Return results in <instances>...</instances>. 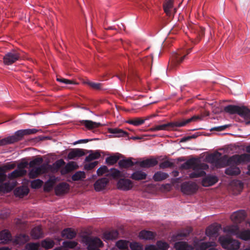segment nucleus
Listing matches in <instances>:
<instances>
[{"instance_id":"f257e3e1","label":"nucleus","mask_w":250,"mask_h":250,"mask_svg":"<svg viewBox=\"0 0 250 250\" xmlns=\"http://www.w3.org/2000/svg\"><path fill=\"white\" fill-rule=\"evenodd\" d=\"M198 118V116H194L182 121L171 122L165 124L157 125L150 128L149 130L150 131H156L158 130H175L177 127L184 126L191 122L196 121Z\"/></svg>"},{"instance_id":"f03ea898","label":"nucleus","mask_w":250,"mask_h":250,"mask_svg":"<svg viewBox=\"0 0 250 250\" xmlns=\"http://www.w3.org/2000/svg\"><path fill=\"white\" fill-rule=\"evenodd\" d=\"M218 241L224 249L229 250H237L240 246L239 241L232 239L227 235L220 236Z\"/></svg>"},{"instance_id":"7ed1b4c3","label":"nucleus","mask_w":250,"mask_h":250,"mask_svg":"<svg viewBox=\"0 0 250 250\" xmlns=\"http://www.w3.org/2000/svg\"><path fill=\"white\" fill-rule=\"evenodd\" d=\"M249 162H250V154L246 153L241 155L235 154L228 159L227 165H237L241 163Z\"/></svg>"},{"instance_id":"20e7f679","label":"nucleus","mask_w":250,"mask_h":250,"mask_svg":"<svg viewBox=\"0 0 250 250\" xmlns=\"http://www.w3.org/2000/svg\"><path fill=\"white\" fill-rule=\"evenodd\" d=\"M20 57V53L18 51L12 50L6 53L3 56V63L5 65H11L19 60Z\"/></svg>"},{"instance_id":"39448f33","label":"nucleus","mask_w":250,"mask_h":250,"mask_svg":"<svg viewBox=\"0 0 250 250\" xmlns=\"http://www.w3.org/2000/svg\"><path fill=\"white\" fill-rule=\"evenodd\" d=\"M86 245L88 250H101L100 248L103 246L102 240L98 237L87 238L86 240Z\"/></svg>"},{"instance_id":"423d86ee","label":"nucleus","mask_w":250,"mask_h":250,"mask_svg":"<svg viewBox=\"0 0 250 250\" xmlns=\"http://www.w3.org/2000/svg\"><path fill=\"white\" fill-rule=\"evenodd\" d=\"M197 189L196 184L191 181L183 183L181 186V191L185 194H191L196 192Z\"/></svg>"},{"instance_id":"0eeeda50","label":"nucleus","mask_w":250,"mask_h":250,"mask_svg":"<svg viewBox=\"0 0 250 250\" xmlns=\"http://www.w3.org/2000/svg\"><path fill=\"white\" fill-rule=\"evenodd\" d=\"M190 51V49L188 50H179L172 55L171 60L175 63H179L184 60L186 56L189 53Z\"/></svg>"},{"instance_id":"6e6552de","label":"nucleus","mask_w":250,"mask_h":250,"mask_svg":"<svg viewBox=\"0 0 250 250\" xmlns=\"http://www.w3.org/2000/svg\"><path fill=\"white\" fill-rule=\"evenodd\" d=\"M205 167H208L207 165L199 164L197 166H195L192 169L194 171L190 173L189 175V178H198L205 176L206 172L203 170Z\"/></svg>"},{"instance_id":"1a4fd4ad","label":"nucleus","mask_w":250,"mask_h":250,"mask_svg":"<svg viewBox=\"0 0 250 250\" xmlns=\"http://www.w3.org/2000/svg\"><path fill=\"white\" fill-rule=\"evenodd\" d=\"M117 188L120 190L127 191L133 187V183L128 179H120L117 184Z\"/></svg>"},{"instance_id":"9d476101","label":"nucleus","mask_w":250,"mask_h":250,"mask_svg":"<svg viewBox=\"0 0 250 250\" xmlns=\"http://www.w3.org/2000/svg\"><path fill=\"white\" fill-rule=\"evenodd\" d=\"M246 217V212L244 210H239L234 212L231 215V220L235 223H239L243 221Z\"/></svg>"},{"instance_id":"9b49d317","label":"nucleus","mask_w":250,"mask_h":250,"mask_svg":"<svg viewBox=\"0 0 250 250\" xmlns=\"http://www.w3.org/2000/svg\"><path fill=\"white\" fill-rule=\"evenodd\" d=\"M136 164L139 165V166L141 167L148 168L153 167L157 165L158 164V161L156 159L151 158L150 159H146L141 161L136 162Z\"/></svg>"},{"instance_id":"f8f14e48","label":"nucleus","mask_w":250,"mask_h":250,"mask_svg":"<svg viewBox=\"0 0 250 250\" xmlns=\"http://www.w3.org/2000/svg\"><path fill=\"white\" fill-rule=\"evenodd\" d=\"M46 170L44 165H41L35 168L30 169L28 173V176L30 179H34L38 177L39 174L44 173Z\"/></svg>"},{"instance_id":"ddd939ff","label":"nucleus","mask_w":250,"mask_h":250,"mask_svg":"<svg viewBox=\"0 0 250 250\" xmlns=\"http://www.w3.org/2000/svg\"><path fill=\"white\" fill-rule=\"evenodd\" d=\"M216 246V243L213 241H207L199 242L195 245L196 250H208L211 247Z\"/></svg>"},{"instance_id":"4468645a","label":"nucleus","mask_w":250,"mask_h":250,"mask_svg":"<svg viewBox=\"0 0 250 250\" xmlns=\"http://www.w3.org/2000/svg\"><path fill=\"white\" fill-rule=\"evenodd\" d=\"M108 182V179L105 177L97 180L94 185L95 190L96 191H100L103 190L105 188Z\"/></svg>"},{"instance_id":"2eb2a0df","label":"nucleus","mask_w":250,"mask_h":250,"mask_svg":"<svg viewBox=\"0 0 250 250\" xmlns=\"http://www.w3.org/2000/svg\"><path fill=\"white\" fill-rule=\"evenodd\" d=\"M69 190V185L65 182L58 184L55 188L56 194L58 195L66 193Z\"/></svg>"},{"instance_id":"dca6fc26","label":"nucleus","mask_w":250,"mask_h":250,"mask_svg":"<svg viewBox=\"0 0 250 250\" xmlns=\"http://www.w3.org/2000/svg\"><path fill=\"white\" fill-rule=\"evenodd\" d=\"M218 182V178L214 175H208L202 181V185L204 187H209L212 186Z\"/></svg>"},{"instance_id":"f3484780","label":"nucleus","mask_w":250,"mask_h":250,"mask_svg":"<svg viewBox=\"0 0 250 250\" xmlns=\"http://www.w3.org/2000/svg\"><path fill=\"white\" fill-rule=\"evenodd\" d=\"M29 240V237L25 234H20L15 237L13 240V243L15 245H21Z\"/></svg>"},{"instance_id":"a211bd4d","label":"nucleus","mask_w":250,"mask_h":250,"mask_svg":"<svg viewBox=\"0 0 250 250\" xmlns=\"http://www.w3.org/2000/svg\"><path fill=\"white\" fill-rule=\"evenodd\" d=\"M77 167L76 162L73 161L69 162L61 169V173L62 175L66 174L76 169Z\"/></svg>"},{"instance_id":"6ab92c4d","label":"nucleus","mask_w":250,"mask_h":250,"mask_svg":"<svg viewBox=\"0 0 250 250\" xmlns=\"http://www.w3.org/2000/svg\"><path fill=\"white\" fill-rule=\"evenodd\" d=\"M0 240L3 244H8L12 241V235L7 229L2 230L0 232Z\"/></svg>"},{"instance_id":"aec40b11","label":"nucleus","mask_w":250,"mask_h":250,"mask_svg":"<svg viewBox=\"0 0 250 250\" xmlns=\"http://www.w3.org/2000/svg\"><path fill=\"white\" fill-rule=\"evenodd\" d=\"M156 233L148 230H142L139 234V237L144 240H153L155 239Z\"/></svg>"},{"instance_id":"412c9836","label":"nucleus","mask_w":250,"mask_h":250,"mask_svg":"<svg viewBox=\"0 0 250 250\" xmlns=\"http://www.w3.org/2000/svg\"><path fill=\"white\" fill-rule=\"evenodd\" d=\"M220 226L215 225L209 226L206 230V233L209 237H215L217 235Z\"/></svg>"},{"instance_id":"4be33fe9","label":"nucleus","mask_w":250,"mask_h":250,"mask_svg":"<svg viewBox=\"0 0 250 250\" xmlns=\"http://www.w3.org/2000/svg\"><path fill=\"white\" fill-rule=\"evenodd\" d=\"M176 250H193V247L186 242H176L174 246Z\"/></svg>"},{"instance_id":"5701e85b","label":"nucleus","mask_w":250,"mask_h":250,"mask_svg":"<svg viewBox=\"0 0 250 250\" xmlns=\"http://www.w3.org/2000/svg\"><path fill=\"white\" fill-rule=\"evenodd\" d=\"M224 231L227 233L235 235L237 237V234L239 232V228L237 225H233L226 227L224 229Z\"/></svg>"},{"instance_id":"b1692460","label":"nucleus","mask_w":250,"mask_h":250,"mask_svg":"<svg viewBox=\"0 0 250 250\" xmlns=\"http://www.w3.org/2000/svg\"><path fill=\"white\" fill-rule=\"evenodd\" d=\"M84 155V152L82 149L76 148L70 151L67 155L69 159H74L76 157H80Z\"/></svg>"},{"instance_id":"393cba45","label":"nucleus","mask_w":250,"mask_h":250,"mask_svg":"<svg viewBox=\"0 0 250 250\" xmlns=\"http://www.w3.org/2000/svg\"><path fill=\"white\" fill-rule=\"evenodd\" d=\"M62 235L67 239H72L76 236V232L71 228H66L62 231Z\"/></svg>"},{"instance_id":"a878e982","label":"nucleus","mask_w":250,"mask_h":250,"mask_svg":"<svg viewBox=\"0 0 250 250\" xmlns=\"http://www.w3.org/2000/svg\"><path fill=\"white\" fill-rule=\"evenodd\" d=\"M29 191V189L27 188L21 186L15 189L14 194L17 197H22L24 196L27 195Z\"/></svg>"},{"instance_id":"bb28decb","label":"nucleus","mask_w":250,"mask_h":250,"mask_svg":"<svg viewBox=\"0 0 250 250\" xmlns=\"http://www.w3.org/2000/svg\"><path fill=\"white\" fill-rule=\"evenodd\" d=\"M118 236V232L117 230H111L105 232L103 234L104 241L113 240L116 239Z\"/></svg>"},{"instance_id":"cd10ccee","label":"nucleus","mask_w":250,"mask_h":250,"mask_svg":"<svg viewBox=\"0 0 250 250\" xmlns=\"http://www.w3.org/2000/svg\"><path fill=\"white\" fill-rule=\"evenodd\" d=\"M147 174L146 172L142 170H138L133 172L130 176V178L135 180H145Z\"/></svg>"},{"instance_id":"c85d7f7f","label":"nucleus","mask_w":250,"mask_h":250,"mask_svg":"<svg viewBox=\"0 0 250 250\" xmlns=\"http://www.w3.org/2000/svg\"><path fill=\"white\" fill-rule=\"evenodd\" d=\"M26 173L27 171L20 170L17 168L12 172L8 173L7 175V177L9 179H14L18 177L24 176L26 175Z\"/></svg>"},{"instance_id":"c756f323","label":"nucleus","mask_w":250,"mask_h":250,"mask_svg":"<svg viewBox=\"0 0 250 250\" xmlns=\"http://www.w3.org/2000/svg\"><path fill=\"white\" fill-rule=\"evenodd\" d=\"M168 177V174L167 173L159 171L154 173L153 176V180L156 182L161 181L166 179Z\"/></svg>"},{"instance_id":"7c9ffc66","label":"nucleus","mask_w":250,"mask_h":250,"mask_svg":"<svg viewBox=\"0 0 250 250\" xmlns=\"http://www.w3.org/2000/svg\"><path fill=\"white\" fill-rule=\"evenodd\" d=\"M174 0H166L164 4V10L167 15H171V10L173 9Z\"/></svg>"},{"instance_id":"2f4dec72","label":"nucleus","mask_w":250,"mask_h":250,"mask_svg":"<svg viewBox=\"0 0 250 250\" xmlns=\"http://www.w3.org/2000/svg\"><path fill=\"white\" fill-rule=\"evenodd\" d=\"M81 124L84 125L88 129H92L101 125L100 123L90 120H83L81 121Z\"/></svg>"},{"instance_id":"473e14b6","label":"nucleus","mask_w":250,"mask_h":250,"mask_svg":"<svg viewBox=\"0 0 250 250\" xmlns=\"http://www.w3.org/2000/svg\"><path fill=\"white\" fill-rule=\"evenodd\" d=\"M13 188L14 186L12 185L9 182L0 184V192L8 193L10 192Z\"/></svg>"},{"instance_id":"72a5a7b5","label":"nucleus","mask_w":250,"mask_h":250,"mask_svg":"<svg viewBox=\"0 0 250 250\" xmlns=\"http://www.w3.org/2000/svg\"><path fill=\"white\" fill-rule=\"evenodd\" d=\"M240 172V169L236 167H229L225 169V173L230 176L238 175Z\"/></svg>"},{"instance_id":"f704fd0d","label":"nucleus","mask_w":250,"mask_h":250,"mask_svg":"<svg viewBox=\"0 0 250 250\" xmlns=\"http://www.w3.org/2000/svg\"><path fill=\"white\" fill-rule=\"evenodd\" d=\"M118 164L121 167L128 168L134 166L136 164V162L134 163L132 161L131 158H128L120 160Z\"/></svg>"},{"instance_id":"c9c22d12","label":"nucleus","mask_w":250,"mask_h":250,"mask_svg":"<svg viewBox=\"0 0 250 250\" xmlns=\"http://www.w3.org/2000/svg\"><path fill=\"white\" fill-rule=\"evenodd\" d=\"M31 235L34 239H39L43 236V233L40 227L33 228L31 231Z\"/></svg>"},{"instance_id":"e433bc0d","label":"nucleus","mask_w":250,"mask_h":250,"mask_svg":"<svg viewBox=\"0 0 250 250\" xmlns=\"http://www.w3.org/2000/svg\"><path fill=\"white\" fill-rule=\"evenodd\" d=\"M108 131L110 133L114 134L117 137H123L126 134V132L118 128H109Z\"/></svg>"},{"instance_id":"4c0bfd02","label":"nucleus","mask_w":250,"mask_h":250,"mask_svg":"<svg viewBox=\"0 0 250 250\" xmlns=\"http://www.w3.org/2000/svg\"><path fill=\"white\" fill-rule=\"evenodd\" d=\"M18 141V139H17L16 137H15L14 135L1 140L0 141V146L9 144H13Z\"/></svg>"},{"instance_id":"58836bf2","label":"nucleus","mask_w":250,"mask_h":250,"mask_svg":"<svg viewBox=\"0 0 250 250\" xmlns=\"http://www.w3.org/2000/svg\"><path fill=\"white\" fill-rule=\"evenodd\" d=\"M101 156V154L98 151H90V154L85 157V161L90 162L93 160L98 159Z\"/></svg>"},{"instance_id":"ea45409f","label":"nucleus","mask_w":250,"mask_h":250,"mask_svg":"<svg viewBox=\"0 0 250 250\" xmlns=\"http://www.w3.org/2000/svg\"><path fill=\"white\" fill-rule=\"evenodd\" d=\"M237 237L245 241L250 240V230L240 231Z\"/></svg>"},{"instance_id":"a19ab883","label":"nucleus","mask_w":250,"mask_h":250,"mask_svg":"<svg viewBox=\"0 0 250 250\" xmlns=\"http://www.w3.org/2000/svg\"><path fill=\"white\" fill-rule=\"evenodd\" d=\"M198 165V164H196L194 160L190 159L183 164L181 166V167L186 169L189 168L193 169V167L195 166H197Z\"/></svg>"},{"instance_id":"79ce46f5","label":"nucleus","mask_w":250,"mask_h":250,"mask_svg":"<svg viewBox=\"0 0 250 250\" xmlns=\"http://www.w3.org/2000/svg\"><path fill=\"white\" fill-rule=\"evenodd\" d=\"M129 242L126 240H120L116 242V246L121 250H129L128 249Z\"/></svg>"},{"instance_id":"37998d69","label":"nucleus","mask_w":250,"mask_h":250,"mask_svg":"<svg viewBox=\"0 0 250 250\" xmlns=\"http://www.w3.org/2000/svg\"><path fill=\"white\" fill-rule=\"evenodd\" d=\"M145 122V120L142 119L140 118H136L132 119L126 121V123L133 125L134 126H139L143 124Z\"/></svg>"},{"instance_id":"c03bdc74","label":"nucleus","mask_w":250,"mask_h":250,"mask_svg":"<svg viewBox=\"0 0 250 250\" xmlns=\"http://www.w3.org/2000/svg\"><path fill=\"white\" fill-rule=\"evenodd\" d=\"M54 242L49 239H46L41 242V246L45 249L52 248L54 245Z\"/></svg>"},{"instance_id":"a18cd8bd","label":"nucleus","mask_w":250,"mask_h":250,"mask_svg":"<svg viewBox=\"0 0 250 250\" xmlns=\"http://www.w3.org/2000/svg\"><path fill=\"white\" fill-rule=\"evenodd\" d=\"M85 177V173L83 171H77L72 176V179L74 181L83 180Z\"/></svg>"},{"instance_id":"49530a36","label":"nucleus","mask_w":250,"mask_h":250,"mask_svg":"<svg viewBox=\"0 0 250 250\" xmlns=\"http://www.w3.org/2000/svg\"><path fill=\"white\" fill-rule=\"evenodd\" d=\"M54 184L55 179H49L44 184V190L45 191H50L52 189Z\"/></svg>"},{"instance_id":"de8ad7c7","label":"nucleus","mask_w":250,"mask_h":250,"mask_svg":"<svg viewBox=\"0 0 250 250\" xmlns=\"http://www.w3.org/2000/svg\"><path fill=\"white\" fill-rule=\"evenodd\" d=\"M208 160L210 162L214 163L215 165L218 167H222L224 166L220 164V159H217L215 155L212 154L208 157Z\"/></svg>"},{"instance_id":"09e8293b","label":"nucleus","mask_w":250,"mask_h":250,"mask_svg":"<svg viewBox=\"0 0 250 250\" xmlns=\"http://www.w3.org/2000/svg\"><path fill=\"white\" fill-rule=\"evenodd\" d=\"M108 175L110 176L113 179H117L122 176L120 171L116 168H111L110 172L108 174Z\"/></svg>"},{"instance_id":"8fccbe9b","label":"nucleus","mask_w":250,"mask_h":250,"mask_svg":"<svg viewBox=\"0 0 250 250\" xmlns=\"http://www.w3.org/2000/svg\"><path fill=\"white\" fill-rule=\"evenodd\" d=\"M78 245V243L74 241H65L62 242V245L64 248L73 249Z\"/></svg>"},{"instance_id":"3c124183","label":"nucleus","mask_w":250,"mask_h":250,"mask_svg":"<svg viewBox=\"0 0 250 250\" xmlns=\"http://www.w3.org/2000/svg\"><path fill=\"white\" fill-rule=\"evenodd\" d=\"M43 184L42 180L37 179L34 180L31 182V187L32 188L37 189L41 188Z\"/></svg>"},{"instance_id":"603ef678","label":"nucleus","mask_w":250,"mask_h":250,"mask_svg":"<svg viewBox=\"0 0 250 250\" xmlns=\"http://www.w3.org/2000/svg\"><path fill=\"white\" fill-rule=\"evenodd\" d=\"M156 247L161 250H167L169 248V245L166 242L158 241L156 243Z\"/></svg>"},{"instance_id":"864d4df0","label":"nucleus","mask_w":250,"mask_h":250,"mask_svg":"<svg viewBox=\"0 0 250 250\" xmlns=\"http://www.w3.org/2000/svg\"><path fill=\"white\" fill-rule=\"evenodd\" d=\"M43 162V159L41 157H37L31 161L29 163V166L31 167H33L37 166L40 165Z\"/></svg>"},{"instance_id":"5fc2aeb1","label":"nucleus","mask_w":250,"mask_h":250,"mask_svg":"<svg viewBox=\"0 0 250 250\" xmlns=\"http://www.w3.org/2000/svg\"><path fill=\"white\" fill-rule=\"evenodd\" d=\"M40 244L37 243H29L26 245V250H38Z\"/></svg>"},{"instance_id":"6e6d98bb","label":"nucleus","mask_w":250,"mask_h":250,"mask_svg":"<svg viewBox=\"0 0 250 250\" xmlns=\"http://www.w3.org/2000/svg\"><path fill=\"white\" fill-rule=\"evenodd\" d=\"M118 160L119 157L115 155L110 156L106 158V162L108 165H112L116 163Z\"/></svg>"},{"instance_id":"4d7b16f0","label":"nucleus","mask_w":250,"mask_h":250,"mask_svg":"<svg viewBox=\"0 0 250 250\" xmlns=\"http://www.w3.org/2000/svg\"><path fill=\"white\" fill-rule=\"evenodd\" d=\"M129 246L131 250H143V246L138 242L130 243Z\"/></svg>"},{"instance_id":"13d9d810","label":"nucleus","mask_w":250,"mask_h":250,"mask_svg":"<svg viewBox=\"0 0 250 250\" xmlns=\"http://www.w3.org/2000/svg\"><path fill=\"white\" fill-rule=\"evenodd\" d=\"M173 166V163L169 161H165L163 162H162L159 165V167L161 168H166L171 167Z\"/></svg>"},{"instance_id":"bf43d9fd","label":"nucleus","mask_w":250,"mask_h":250,"mask_svg":"<svg viewBox=\"0 0 250 250\" xmlns=\"http://www.w3.org/2000/svg\"><path fill=\"white\" fill-rule=\"evenodd\" d=\"M21 130L23 136L26 135L35 134L38 132V130L35 128L21 129Z\"/></svg>"},{"instance_id":"052dcab7","label":"nucleus","mask_w":250,"mask_h":250,"mask_svg":"<svg viewBox=\"0 0 250 250\" xmlns=\"http://www.w3.org/2000/svg\"><path fill=\"white\" fill-rule=\"evenodd\" d=\"M107 172H108V169L105 166L101 167L97 170V173L98 175H102Z\"/></svg>"},{"instance_id":"680f3d73","label":"nucleus","mask_w":250,"mask_h":250,"mask_svg":"<svg viewBox=\"0 0 250 250\" xmlns=\"http://www.w3.org/2000/svg\"><path fill=\"white\" fill-rule=\"evenodd\" d=\"M87 84H88L91 87L94 89L98 90L101 88V84L100 83H96L94 82H87Z\"/></svg>"},{"instance_id":"e2e57ef3","label":"nucleus","mask_w":250,"mask_h":250,"mask_svg":"<svg viewBox=\"0 0 250 250\" xmlns=\"http://www.w3.org/2000/svg\"><path fill=\"white\" fill-rule=\"evenodd\" d=\"M232 185L237 187V190L239 192H240L242 190L244 187L243 183L240 181H236L233 182Z\"/></svg>"},{"instance_id":"0e129e2a","label":"nucleus","mask_w":250,"mask_h":250,"mask_svg":"<svg viewBox=\"0 0 250 250\" xmlns=\"http://www.w3.org/2000/svg\"><path fill=\"white\" fill-rule=\"evenodd\" d=\"M16 167V165L15 164H7L4 165L2 167H0V170H9L12 169Z\"/></svg>"},{"instance_id":"69168bd1","label":"nucleus","mask_w":250,"mask_h":250,"mask_svg":"<svg viewBox=\"0 0 250 250\" xmlns=\"http://www.w3.org/2000/svg\"><path fill=\"white\" fill-rule=\"evenodd\" d=\"M65 165V162L62 159H59L53 164L54 166L57 169L61 168Z\"/></svg>"},{"instance_id":"338daca9","label":"nucleus","mask_w":250,"mask_h":250,"mask_svg":"<svg viewBox=\"0 0 250 250\" xmlns=\"http://www.w3.org/2000/svg\"><path fill=\"white\" fill-rule=\"evenodd\" d=\"M98 164V162L95 161L86 164L84 166V168L87 170H90L94 168Z\"/></svg>"},{"instance_id":"774afa93","label":"nucleus","mask_w":250,"mask_h":250,"mask_svg":"<svg viewBox=\"0 0 250 250\" xmlns=\"http://www.w3.org/2000/svg\"><path fill=\"white\" fill-rule=\"evenodd\" d=\"M27 162H21L18 165L17 169L20 170L26 171L25 168L27 167Z\"/></svg>"}]
</instances>
